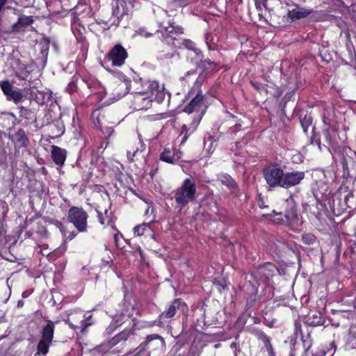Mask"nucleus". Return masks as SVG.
I'll return each mask as SVG.
<instances>
[{"instance_id":"1","label":"nucleus","mask_w":356,"mask_h":356,"mask_svg":"<svg viewBox=\"0 0 356 356\" xmlns=\"http://www.w3.org/2000/svg\"><path fill=\"white\" fill-rule=\"evenodd\" d=\"M154 13L156 14V17L158 18V24L159 29L157 30V32H159L162 35V38L164 40L171 39L173 42L172 44L175 47L179 48H186L188 50L193 51L195 47L196 44L194 42L189 39H183L181 42H179L176 44L175 40H177L175 35H180L184 33L182 27L179 26H174L173 24L170 22H168V26H165L164 22L163 21H160L159 18H162L168 15V13L166 10H164L161 8H158L157 10H154Z\"/></svg>"},{"instance_id":"2","label":"nucleus","mask_w":356,"mask_h":356,"mask_svg":"<svg viewBox=\"0 0 356 356\" xmlns=\"http://www.w3.org/2000/svg\"><path fill=\"white\" fill-rule=\"evenodd\" d=\"M197 186L192 177L186 178L174 191V199L177 206L184 207L196 199Z\"/></svg>"},{"instance_id":"3","label":"nucleus","mask_w":356,"mask_h":356,"mask_svg":"<svg viewBox=\"0 0 356 356\" xmlns=\"http://www.w3.org/2000/svg\"><path fill=\"white\" fill-rule=\"evenodd\" d=\"M127 321V325L122 332L116 334L111 339L105 341L100 346V348H102L101 351L106 352L118 343L122 341H126L131 335L135 334L136 330H138L136 327V321L133 319L131 321L127 320L126 322Z\"/></svg>"},{"instance_id":"4","label":"nucleus","mask_w":356,"mask_h":356,"mask_svg":"<svg viewBox=\"0 0 356 356\" xmlns=\"http://www.w3.org/2000/svg\"><path fill=\"white\" fill-rule=\"evenodd\" d=\"M284 170L277 163H272L263 170V176L269 189L282 188Z\"/></svg>"},{"instance_id":"5","label":"nucleus","mask_w":356,"mask_h":356,"mask_svg":"<svg viewBox=\"0 0 356 356\" xmlns=\"http://www.w3.org/2000/svg\"><path fill=\"white\" fill-rule=\"evenodd\" d=\"M55 323L53 321H48L41 331V339L39 341L37 346V354H41L45 356L49 352L50 344L54 339Z\"/></svg>"},{"instance_id":"6","label":"nucleus","mask_w":356,"mask_h":356,"mask_svg":"<svg viewBox=\"0 0 356 356\" xmlns=\"http://www.w3.org/2000/svg\"><path fill=\"white\" fill-rule=\"evenodd\" d=\"M132 5L130 1L125 0H112L111 9L112 17L113 21L112 24L118 26L124 16L129 15L131 13Z\"/></svg>"},{"instance_id":"7","label":"nucleus","mask_w":356,"mask_h":356,"mask_svg":"<svg viewBox=\"0 0 356 356\" xmlns=\"http://www.w3.org/2000/svg\"><path fill=\"white\" fill-rule=\"evenodd\" d=\"M68 220L72 222L80 232L87 231V213L81 208L73 207L69 209Z\"/></svg>"},{"instance_id":"8","label":"nucleus","mask_w":356,"mask_h":356,"mask_svg":"<svg viewBox=\"0 0 356 356\" xmlns=\"http://www.w3.org/2000/svg\"><path fill=\"white\" fill-rule=\"evenodd\" d=\"M165 343L164 339L158 334H152L147 337L145 347L140 346L137 350V355H141L145 353V349L150 352H156L159 355L165 351Z\"/></svg>"},{"instance_id":"9","label":"nucleus","mask_w":356,"mask_h":356,"mask_svg":"<svg viewBox=\"0 0 356 356\" xmlns=\"http://www.w3.org/2000/svg\"><path fill=\"white\" fill-rule=\"evenodd\" d=\"M185 307V303L180 299L175 300L168 305L167 309L159 315L157 325L160 327H165L171 321L177 312L184 311Z\"/></svg>"},{"instance_id":"10","label":"nucleus","mask_w":356,"mask_h":356,"mask_svg":"<svg viewBox=\"0 0 356 356\" xmlns=\"http://www.w3.org/2000/svg\"><path fill=\"white\" fill-rule=\"evenodd\" d=\"M143 92L158 103H161L165 97L164 85L157 81H147L143 83Z\"/></svg>"},{"instance_id":"11","label":"nucleus","mask_w":356,"mask_h":356,"mask_svg":"<svg viewBox=\"0 0 356 356\" xmlns=\"http://www.w3.org/2000/svg\"><path fill=\"white\" fill-rule=\"evenodd\" d=\"M305 173L303 171L293 170L284 172L282 188L288 189L299 185L305 179Z\"/></svg>"},{"instance_id":"12","label":"nucleus","mask_w":356,"mask_h":356,"mask_svg":"<svg viewBox=\"0 0 356 356\" xmlns=\"http://www.w3.org/2000/svg\"><path fill=\"white\" fill-rule=\"evenodd\" d=\"M128 56L127 50L121 44H115L108 52V58L113 66L120 67Z\"/></svg>"},{"instance_id":"13","label":"nucleus","mask_w":356,"mask_h":356,"mask_svg":"<svg viewBox=\"0 0 356 356\" xmlns=\"http://www.w3.org/2000/svg\"><path fill=\"white\" fill-rule=\"evenodd\" d=\"M153 99L143 91L136 92L134 99L135 108L137 110L149 108L152 105Z\"/></svg>"},{"instance_id":"14","label":"nucleus","mask_w":356,"mask_h":356,"mask_svg":"<svg viewBox=\"0 0 356 356\" xmlns=\"http://www.w3.org/2000/svg\"><path fill=\"white\" fill-rule=\"evenodd\" d=\"M286 203L289 205V207L284 210V211L276 212L275 210L273 211L275 215H283L287 222H293L297 219V211L295 205L294 200L292 196H290L286 200Z\"/></svg>"},{"instance_id":"15","label":"nucleus","mask_w":356,"mask_h":356,"mask_svg":"<svg viewBox=\"0 0 356 356\" xmlns=\"http://www.w3.org/2000/svg\"><path fill=\"white\" fill-rule=\"evenodd\" d=\"M204 96L202 91H198L190 103L184 108V112L190 114L193 112H199L203 106Z\"/></svg>"},{"instance_id":"16","label":"nucleus","mask_w":356,"mask_h":356,"mask_svg":"<svg viewBox=\"0 0 356 356\" xmlns=\"http://www.w3.org/2000/svg\"><path fill=\"white\" fill-rule=\"evenodd\" d=\"M51 158L54 162L58 166H62L66 159L67 151L56 145L51 146Z\"/></svg>"},{"instance_id":"17","label":"nucleus","mask_w":356,"mask_h":356,"mask_svg":"<svg viewBox=\"0 0 356 356\" xmlns=\"http://www.w3.org/2000/svg\"><path fill=\"white\" fill-rule=\"evenodd\" d=\"M312 13V9L305 8L297 6L294 9L289 11L288 17L292 20L300 19L308 17Z\"/></svg>"},{"instance_id":"18","label":"nucleus","mask_w":356,"mask_h":356,"mask_svg":"<svg viewBox=\"0 0 356 356\" xmlns=\"http://www.w3.org/2000/svg\"><path fill=\"white\" fill-rule=\"evenodd\" d=\"M323 135L328 145H334L337 143V129L334 126L327 124L323 130Z\"/></svg>"},{"instance_id":"19","label":"nucleus","mask_w":356,"mask_h":356,"mask_svg":"<svg viewBox=\"0 0 356 356\" xmlns=\"http://www.w3.org/2000/svg\"><path fill=\"white\" fill-rule=\"evenodd\" d=\"M34 20L32 16L21 15L18 18L17 22L13 24L12 30L13 32L20 31L31 26Z\"/></svg>"},{"instance_id":"20","label":"nucleus","mask_w":356,"mask_h":356,"mask_svg":"<svg viewBox=\"0 0 356 356\" xmlns=\"http://www.w3.org/2000/svg\"><path fill=\"white\" fill-rule=\"evenodd\" d=\"M202 118V113H198L197 115L194 118L193 122L189 125L184 124L182 127L181 134L184 135L181 143L186 140L189 135L195 131L197 125L199 124Z\"/></svg>"},{"instance_id":"21","label":"nucleus","mask_w":356,"mask_h":356,"mask_svg":"<svg viewBox=\"0 0 356 356\" xmlns=\"http://www.w3.org/2000/svg\"><path fill=\"white\" fill-rule=\"evenodd\" d=\"M134 234L140 236L145 234H147L154 238V234L152 229L150 227V223H143L138 225L134 228Z\"/></svg>"},{"instance_id":"22","label":"nucleus","mask_w":356,"mask_h":356,"mask_svg":"<svg viewBox=\"0 0 356 356\" xmlns=\"http://www.w3.org/2000/svg\"><path fill=\"white\" fill-rule=\"evenodd\" d=\"M15 141L19 147H26L29 143V139L25 131L20 129L14 135Z\"/></svg>"},{"instance_id":"23","label":"nucleus","mask_w":356,"mask_h":356,"mask_svg":"<svg viewBox=\"0 0 356 356\" xmlns=\"http://www.w3.org/2000/svg\"><path fill=\"white\" fill-rule=\"evenodd\" d=\"M218 181L222 185L226 186L230 190H234L236 188V184L234 180L228 175H220L218 177Z\"/></svg>"},{"instance_id":"24","label":"nucleus","mask_w":356,"mask_h":356,"mask_svg":"<svg viewBox=\"0 0 356 356\" xmlns=\"http://www.w3.org/2000/svg\"><path fill=\"white\" fill-rule=\"evenodd\" d=\"M307 322L312 326H318L323 324L324 319L320 312H316L312 316H308Z\"/></svg>"},{"instance_id":"25","label":"nucleus","mask_w":356,"mask_h":356,"mask_svg":"<svg viewBox=\"0 0 356 356\" xmlns=\"http://www.w3.org/2000/svg\"><path fill=\"white\" fill-rule=\"evenodd\" d=\"M255 335L264 343V346L269 353L273 350V346L270 343V338L264 332L261 330H255Z\"/></svg>"},{"instance_id":"26","label":"nucleus","mask_w":356,"mask_h":356,"mask_svg":"<svg viewBox=\"0 0 356 356\" xmlns=\"http://www.w3.org/2000/svg\"><path fill=\"white\" fill-rule=\"evenodd\" d=\"M205 78H206L205 74L202 73V74H199V76L197 77V79L194 83L193 87L191 89V93L195 94V93H197L198 91H201L200 90V88L204 82Z\"/></svg>"},{"instance_id":"27","label":"nucleus","mask_w":356,"mask_h":356,"mask_svg":"<svg viewBox=\"0 0 356 356\" xmlns=\"http://www.w3.org/2000/svg\"><path fill=\"white\" fill-rule=\"evenodd\" d=\"M19 117L23 118L29 120H35V116L34 113L24 106L19 108Z\"/></svg>"},{"instance_id":"28","label":"nucleus","mask_w":356,"mask_h":356,"mask_svg":"<svg viewBox=\"0 0 356 356\" xmlns=\"http://www.w3.org/2000/svg\"><path fill=\"white\" fill-rule=\"evenodd\" d=\"M160 159L168 163H174V154L169 149H165L160 154Z\"/></svg>"},{"instance_id":"29","label":"nucleus","mask_w":356,"mask_h":356,"mask_svg":"<svg viewBox=\"0 0 356 356\" xmlns=\"http://www.w3.org/2000/svg\"><path fill=\"white\" fill-rule=\"evenodd\" d=\"M107 213H108V210L107 209L104 210V213L100 212V211H97L98 219H99V222L102 225H109V223L111 222V218L107 215Z\"/></svg>"},{"instance_id":"30","label":"nucleus","mask_w":356,"mask_h":356,"mask_svg":"<svg viewBox=\"0 0 356 356\" xmlns=\"http://www.w3.org/2000/svg\"><path fill=\"white\" fill-rule=\"evenodd\" d=\"M23 98L22 94L17 90H13L12 92L7 96L8 100H13L14 102L17 103Z\"/></svg>"},{"instance_id":"31","label":"nucleus","mask_w":356,"mask_h":356,"mask_svg":"<svg viewBox=\"0 0 356 356\" xmlns=\"http://www.w3.org/2000/svg\"><path fill=\"white\" fill-rule=\"evenodd\" d=\"M198 65L200 67L204 68V69H210L213 68V67L216 66V63L209 60V59H202L200 60H197Z\"/></svg>"},{"instance_id":"32","label":"nucleus","mask_w":356,"mask_h":356,"mask_svg":"<svg viewBox=\"0 0 356 356\" xmlns=\"http://www.w3.org/2000/svg\"><path fill=\"white\" fill-rule=\"evenodd\" d=\"M312 119L309 115H305L300 119V124L305 133L307 132L308 128L312 125Z\"/></svg>"},{"instance_id":"33","label":"nucleus","mask_w":356,"mask_h":356,"mask_svg":"<svg viewBox=\"0 0 356 356\" xmlns=\"http://www.w3.org/2000/svg\"><path fill=\"white\" fill-rule=\"evenodd\" d=\"M124 323H127L126 321L121 323L120 320L113 321L110 325L106 329V332L108 334H111L117 329V327L122 326Z\"/></svg>"},{"instance_id":"34","label":"nucleus","mask_w":356,"mask_h":356,"mask_svg":"<svg viewBox=\"0 0 356 356\" xmlns=\"http://www.w3.org/2000/svg\"><path fill=\"white\" fill-rule=\"evenodd\" d=\"M53 16L58 17H65L67 15H70L71 17V19H73L74 18V13L72 12L71 10H62L59 11H56L53 13Z\"/></svg>"},{"instance_id":"35","label":"nucleus","mask_w":356,"mask_h":356,"mask_svg":"<svg viewBox=\"0 0 356 356\" xmlns=\"http://www.w3.org/2000/svg\"><path fill=\"white\" fill-rule=\"evenodd\" d=\"M302 240L306 245H312L316 242V236L310 233L304 234L302 236Z\"/></svg>"},{"instance_id":"36","label":"nucleus","mask_w":356,"mask_h":356,"mask_svg":"<svg viewBox=\"0 0 356 356\" xmlns=\"http://www.w3.org/2000/svg\"><path fill=\"white\" fill-rule=\"evenodd\" d=\"M57 226L59 228L60 231L62 232L63 235L65 238H67V239L72 240L76 236V234L74 232H70L69 235H67V233L65 229V227L61 222H58Z\"/></svg>"},{"instance_id":"37","label":"nucleus","mask_w":356,"mask_h":356,"mask_svg":"<svg viewBox=\"0 0 356 356\" xmlns=\"http://www.w3.org/2000/svg\"><path fill=\"white\" fill-rule=\"evenodd\" d=\"M1 88L6 97L12 92L13 87L9 81H3L1 84Z\"/></svg>"},{"instance_id":"38","label":"nucleus","mask_w":356,"mask_h":356,"mask_svg":"<svg viewBox=\"0 0 356 356\" xmlns=\"http://www.w3.org/2000/svg\"><path fill=\"white\" fill-rule=\"evenodd\" d=\"M136 34L145 38H149L153 35V33L149 32L145 27H140L136 30Z\"/></svg>"},{"instance_id":"39","label":"nucleus","mask_w":356,"mask_h":356,"mask_svg":"<svg viewBox=\"0 0 356 356\" xmlns=\"http://www.w3.org/2000/svg\"><path fill=\"white\" fill-rule=\"evenodd\" d=\"M212 144H213V139L211 136H209L207 140L204 141V148L210 152L212 150Z\"/></svg>"},{"instance_id":"40","label":"nucleus","mask_w":356,"mask_h":356,"mask_svg":"<svg viewBox=\"0 0 356 356\" xmlns=\"http://www.w3.org/2000/svg\"><path fill=\"white\" fill-rule=\"evenodd\" d=\"M255 6L257 10H261L263 7H266L267 0H254Z\"/></svg>"},{"instance_id":"41","label":"nucleus","mask_w":356,"mask_h":356,"mask_svg":"<svg viewBox=\"0 0 356 356\" xmlns=\"http://www.w3.org/2000/svg\"><path fill=\"white\" fill-rule=\"evenodd\" d=\"M138 149L137 148L135 150H127V156L129 161H132L134 160V157L135 156L136 154L138 152Z\"/></svg>"},{"instance_id":"42","label":"nucleus","mask_w":356,"mask_h":356,"mask_svg":"<svg viewBox=\"0 0 356 356\" xmlns=\"http://www.w3.org/2000/svg\"><path fill=\"white\" fill-rule=\"evenodd\" d=\"M192 51H193L195 53V54L196 56V58L199 60H200L202 58H204L203 53H202V51L200 49L195 47Z\"/></svg>"},{"instance_id":"43","label":"nucleus","mask_w":356,"mask_h":356,"mask_svg":"<svg viewBox=\"0 0 356 356\" xmlns=\"http://www.w3.org/2000/svg\"><path fill=\"white\" fill-rule=\"evenodd\" d=\"M186 356H200V353L196 348H191Z\"/></svg>"},{"instance_id":"44","label":"nucleus","mask_w":356,"mask_h":356,"mask_svg":"<svg viewBox=\"0 0 356 356\" xmlns=\"http://www.w3.org/2000/svg\"><path fill=\"white\" fill-rule=\"evenodd\" d=\"M241 127V124L239 122H236L235 125L229 129V131L231 134H236L238 130H240Z\"/></svg>"},{"instance_id":"45","label":"nucleus","mask_w":356,"mask_h":356,"mask_svg":"<svg viewBox=\"0 0 356 356\" xmlns=\"http://www.w3.org/2000/svg\"><path fill=\"white\" fill-rule=\"evenodd\" d=\"M42 44V49H41V53L44 56H47L48 49H49V44L47 42H44Z\"/></svg>"},{"instance_id":"46","label":"nucleus","mask_w":356,"mask_h":356,"mask_svg":"<svg viewBox=\"0 0 356 356\" xmlns=\"http://www.w3.org/2000/svg\"><path fill=\"white\" fill-rule=\"evenodd\" d=\"M314 143H316L318 145V147L320 150L321 149L320 139L315 135H314L312 138V144H314Z\"/></svg>"},{"instance_id":"47","label":"nucleus","mask_w":356,"mask_h":356,"mask_svg":"<svg viewBox=\"0 0 356 356\" xmlns=\"http://www.w3.org/2000/svg\"><path fill=\"white\" fill-rule=\"evenodd\" d=\"M180 6H185L191 2V0H175Z\"/></svg>"},{"instance_id":"48","label":"nucleus","mask_w":356,"mask_h":356,"mask_svg":"<svg viewBox=\"0 0 356 356\" xmlns=\"http://www.w3.org/2000/svg\"><path fill=\"white\" fill-rule=\"evenodd\" d=\"M196 74V71L195 70H193V71H188L186 73V74L183 76V79L184 80H186V81H188V79H189V76H191V75H195Z\"/></svg>"},{"instance_id":"49","label":"nucleus","mask_w":356,"mask_h":356,"mask_svg":"<svg viewBox=\"0 0 356 356\" xmlns=\"http://www.w3.org/2000/svg\"><path fill=\"white\" fill-rule=\"evenodd\" d=\"M208 47V49L210 51L215 50L217 49V45L213 42H210L209 43H206Z\"/></svg>"},{"instance_id":"50","label":"nucleus","mask_w":356,"mask_h":356,"mask_svg":"<svg viewBox=\"0 0 356 356\" xmlns=\"http://www.w3.org/2000/svg\"><path fill=\"white\" fill-rule=\"evenodd\" d=\"M335 350H336V345L334 344V342H332L330 343V348L328 349L327 352H324L323 355H325L327 353H330V352H332V350H333L334 352Z\"/></svg>"},{"instance_id":"51","label":"nucleus","mask_w":356,"mask_h":356,"mask_svg":"<svg viewBox=\"0 0 356 356\" xmlns=\"http://www.w3.org/2000/svg\"><path fill=\"white\" fill-rule=\"evenodd\" d=\"M212 40H213V38H212L211 34L207 33L205 35V42H206V43H209L210 42H211Z\"/></svg>"},{"instance_id":"52","label":"nucleus","mask_w":356,"mask_h":356,"mask_svg":"<svg viewBox=\"0 0 356 356\" xmlns=\"http://www.w3.org/2000/svg\"><path fill=\"white\" fill-rule=\"evenodd\" d=\"M120 237H122L121 234L117 233L114 234V240L116 244L118 243Z\"/></svg>"},{"instance_id":"53","label":"nucleus","mask_w":356,"mask_h":356,"mask_svg":"<svg viewBox=\"0 0 356 356\" xmlns=\"http://www.w3.org/2000/svg\"><path fill=\"white\" fill-rule=\"evenodd\" d=\"M175 56V52L172 54H168L164 56V58H171Z\"/></svg>"},{"instance_id":"54","label":"nucleus","mask_w":356,"mask_h":356,"mask_svg":"<svg viewBox=\"0 0 356 356\" xmlns=\"http://www.w3.org/2000/svg\"><path fill=\"white\" fill-rule=\"evenodd\" d=\"M268 267H269V268H275V266H274L273 265H272V264H267L266 266L263 267V268H261V270H265V269H266V268H268Z\"/></svg>"},{"instance_id":"55","label":"nucleus","mask_w":356,"mask_h":356,"mask_svg":"<svg viewBox=\"0 0 356 356\" xmlns=\"http://www.w3.org/2000/svg\"><path fill=\"white\" fill-rule=\"evenodd\" d=\"M349 197H353V194L352 193H349L345 197V201L349 200Z\"/></svg>"},{"instance_id":"56","label":"nucleus","mask_w":356,"mask_h":356,"mask_svg":"<svg viewBox=\"0 0 356 356\" xmlns=\"http://www.w3.org/2000/svg\"><path fill=\"white\" fill-rule=\"evenodd\" d=\"M252 86L257 90L260 88V84L259 83H252Z\"/></svg>"},{"instance_id":"57","label":"nucleus","mask_w":356,"mask_h":356,"mask_svg":"<svg viewBox=\"0 0 356 356\" xmlns=\"http://www.w3.org/2000/svg\"><path fill=\"white\" fill-rule=\"evenodd\" d=\"M23 305H24V301L23 300H19L18 302H17V307H22Z\"/></svg>"},{"instance_id":"58","label":"nucleus","mask_w":356,"mask_h":356,"mask_svg":"<svg viewBox=\"0 0 356 356\" xmlns=\"http://www.w3.org/2000/svg\"><path fill=\"white\" fill-rule=\"evenodd\" d=\"M22 296H23V298H26L28 296V294L26 293V292H24L22 293Z\"/></svg>"},{"instance_id":"59","label":"nucleus","mask_w":356,"mask_h":356,"mask_svg":"<svg viewBox=\"0 0 356 356\" xmlns=\"http://www.w3.org/2000/svg\"><path fill=\"white\" fill-rule=\"evenodd\" d=\"M309 351V346L306 349V353L308 354Z\"/></svg>"},{"instance_id":"60","label":"nucleus","mask_w":356,"mask_h":356,"mask_svg":"<svg viewBox=\"0 0 356 356\" xmlns=\"http://www.w3.org/2000/svg\"><path fill=\"white\" fill-rule=\"evenodd\" d=\"M72 86V83L69 84L68 87H71Z\"/></svg>"},{"instance_id":"61","label":"nucleus","mask_w":356,"mask_h":356,"mask_svg":"<svg viewBox=\"0 0 356 356\" xmlns=\"http://www.w3.org/2000/svg\"><path fill=\"white\" fill-rule=\"evenodd\" d=\"M323 121H324V123H325V124H327V122H326V120H324Z\"/></svg>"},{"instance_id":"62","label":"nucleus","mask_w":356,"mask_h":356,"mask_svg":"<svg viewBox=\"0 0 356 356\" xmlns=\"http://www.w3.org/2000/svg\"><path fill=\"white\" fill-rule=\"evenodd\" d=\"M69 325H70V326H71V327H72V326H73V325H72V323H70Z\"/></svg>"}]
</instances>
